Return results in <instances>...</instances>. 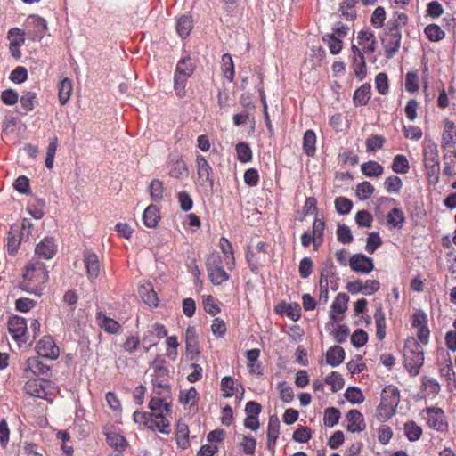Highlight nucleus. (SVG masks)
Masks as SVG:
<instances>
[{
	"label": "nucleus",
	"instance_id": "f257e3e1",
	"mask_svg": "<svg viewBox=\"0 0 456 456\" xmlns=\"http://www.w3.org/2000/svg\"><path fill=\"white\" fill-rule=\"evenodd\" d=\"M23 281L20 288L30 293L40 296L45 285L48 281V272L45 264L32 259L23 273Z\"/></svg>",
	"mask_w": 456,
	"mask_h": 456
},
{
	"label": "nucleus",
	"instance_id": "f03ea898",
	"mask_svg": "<svg viewBox=\"0 0 456 456\" xmlns=\"http://www.w3.org/2000/svg\"><path fill=\"white\" fill-rule=\"evenodd\" d=\"M403 356L405 368L411 375L417 376L424 362V350L414 338L405 341Z\"/></svg>",
	"mask_w": 456,
	"mask_h": 456
},
{
	"label": "nucleus",
	"instance_id": "7ed1b4c3",
	"mask_svg": "<svg viewBox=\"0 0 456 456\" xmlns=\"http://www.w3.org/2000/svg\"><path fill=\"white\" fill-rule=\"evenodd\" d=\"M400 401L399 390L395 386H387L381 394V402L379 405V414L386 419L392 418Z\"/></svg>",
	"mask_w": 456,
	"mask_h": 456
},
{
	"label": "nucleus",
	"instance_id": "20e7f679",
	"mask_svg": "<svg viewBox=\"0 0 456 456\" xmlns=\"http://www.w3.org/2000/svg\"><path fill=\"white\" fill-rule=\"evenodd\" d=\"M7 326L10 334L17 343L20 345L28 342V326L24 318L18 315L12 316L8 320Z\"/></svg>",
	"mask_w": 456,
	"mask_h": 456
},
{
	"label": "nucleus",
	"instance_id": "39448f33",
	"mask_svg": "<svg viewBox=\"0 0 456 456\" xmlns=\"http://www.w3.org/2000/svg\"><path fill=\"white\" fill-rule=\"evenodd\" d=\"M402 34L396 28H390L389 32L387 35L385 43V54L388 59L393 58L395 53L399 51L401 45Z\"/></svg>",
	"mask_w": 456,
	"mask_h": 456
},
{
	"label": "nucleus",
	"instance_id": "423d86ee",
	"mask_svg": "<svg viewBox=\"0 0 456 456\" xmlns=\"http://www.w3.org/2000/svg\"><path fill=\"white\" fill-rule=\"evenodd\" d=\"M37 353L45 358L56 359L59 356V348L51 337L45 336L36 346Z\"/></svg>",
	"mask_w": 456,
	"mask_h": 456
},
{
	"label": "nucleus",
	"instance_id": "0eeeda50",
	"mask_svg": "<svg viewBox=\"0 0 456 456\" xmlns=\"http://www.w3.org/2000/svg\"><path fill=\"white\" fill-rule=\"evenodd\" d=\"M46 385H48V382L45 380L33 379L28 380L25 383L24 390L28 395L31 396L50 401V398L48 397L49 393L46 389Z\"/></svg>",
	"mask_w": 456,
	"mask_h": 456
},
{
	"label": "nucleus",
	"instance_id": "6e6552de",
	"mask_svg": "<svg viewBox=\"0 0 456 456\" xmlns=\"http://www.w3.org/2000/svg\"><path fill=\"white\" fill-rule=\"evenodd\" d=\"M197 174H198V183L201 187H210L213 186V180L210 178V173L212 172V167L208 163L206 159L202 156H198L197 159Z\"/></svg>",
	"mask_w": 456,
	"mask_h": 456
},
{
	"label": "nucleus",
	"instance_id": "1a4fd4ad",
	"mask_svg": "<svg viewBox=\"0 0 456 456\" xmlns=\"http://www.w3.org/2000/svg\"><path fill=\"white\" fill-rule=\"evenodd\" d=\"M83 256L86 267L87 277L91 281H94L99 276L101 271V265L98 256L89 249H86L83 253Z\"/></svg>",
	"mask_w": 456,
	"mask_h": 456
},
{
	"label": "nucleus",
	"instance_id": "9d476101",
	"mask_svg": "<svg viewBox=\"0 0 456 456\" xmlns=\"http://www.w3.org/2000/svg\"><path fill=\"white\" fill-rule=\"evenodd\" d=\"M425 419L428 426L437 431H444L446 428L444 411L440 408H428Z\"/></svg>",
	"mask_w": 456,
	"mask_h": 456
},
{
	"label": "nucleus",
	"instance_id": "9b49d317",
	"mask_svg": "<svg viewBox=\"0 0 456 456\" xmlns=\"http://www.w3.org/2000/svg\"><path fill=\"white\" fill-rule=\"evenodd\" d=\"M351 268L357 273H369L374 268L373 260L362 254H355L350 259Z\"/></svg>",
	"mask_w": 456,
	"mask_h": 456
},
{
	"label": "nucleus",
	"instance_id": "f8f14e48",
	"mask_svg": "<svg viewBox=\"0 0 456 456\" xmlns=\"http://www.w3.org/2000/svg\"><path fill=\"white\" fill-rule=\"evenodd\" d=\"M349 297L345 293H339L331 305L330 317L335 321L343 318V314L347 308Z\"/></svg>",
	"mask_w": 456,
	"mask_h": 456
},
{
	"label": "nucleus",
	"instance_id": "ddd939ff",
	"mask_svg": "<svg viewBox=\"0 0 456 456\" xmlns=\"http://www.w3.org/2000/svg\"><path fill=\"white\" fill-rule=\"evenodd\" d=\"M348 421L347 430L349 432H360L365 428V423L362 414L357 410H351L346 414Z\"/></svg>",
	"mask_w": 456,
	"mask_h": 456
},
{
	"label": "nucleus",
	"instance_id": "4468645a",
	"mask_svg": "<svg viewBox=\"0 0 456 456\" xmlns=\"http://www.w3.org/2000/svg\"><path fill=\"white\" fill-rule=\"evenodd\" d=\"M166 412L160 411V412L151 413L150 415V423L148 428H157L161 433L169 434L170 432V423L166 418Z\"/></svg>",
	"mask_w": 456,
	"mask_h": 456
},
{
	"label": "nucleus",
	"instance_id": "2eb2a0df",
	"mask_svg": "<svg viewBox=\"0 0 456 456\" xmlns=\"http://www.w3.org/2000/svg\"><path fill=\"white\" fill-rule=\"evenodd\" d=\"M55 245L52 238H45L35 248V253L39 258L51 259L55 255Z\"/></svg>",
	"mask_w": 456,
	"mask_h": 456
},
{
	"label": "nucleus",
	"instance_id": "dca6fc26",
	"mask_svg": "<svg viewBox=\"0 0 456 456\" xmlns=\"http://www.w3.org/2000/svg\"><path fill=\"white\" fill-rule=\"evenodd\" d=\"M456 134V126L454 122L444 119V131L442 134V148L448 149L452 147L454 144V135Z\"/></svg>",
	"mask_w": 456,
	"mask_h": 456
},
{
	"label": "nucleus",
	"instance_id": "f3484780",
	"mask_svg": "<svg viewBox=\"0 0 456 456\" xmlns=\"http://www.w3.org/2000/svg\"><path fill=\"white\" fill-rule=\"evenodd\" d=\"M139 294L145 304L150 306H157L159 298L157 293L153 289V286L150 282L140 285Z\"/></svg>",
	"mask_w": 456,
	"mask_h": 456
},
{
	"label": "nucleus",
	"instance_id": "a211bd4d",
	"mask_svg": "<svg viewBox=\"0 0 456 456\" xmlns=\"http://www.w3.org/2000/svg\"><path fill=\"white\" fill-rule=\"evenodd\" d=\"M352 51L354 53V74L360 79H362L366 74V62L363 53L361 50L354 45H352Z\"/></svg>",
	"mask_w": 456,
	"mask_h": 456
},
{
	"label": "nucleus",
	"instance_id": "6ab92c4d",
	"mask_svg": "<svg viewBox=\"0 0 456 456\" xmlns=\"http://www.w3.org/2000/svg\"><path fill=\"white\" fill-rule=\"evenodd\" d=\"M105 436L108 444L117 451H124L128 445L124 436L113 429H106Z\"/></svg>",
	"mask_w": 456,
	"mask_h": 456
},
{
	"label": "nucleus",
	"instance_id": "aec40b11",
	"mask_svg": "<svg viewBox=\"0 0 456 456\" xmlns=\"http://www.w3.org/2000/svg\"><path fill=\"white\" fill-rule=\"evenodd\" d=\"M186 351L191 354V359L200 354L196 331L193 327H189L185 334Z\"/></svg>",
	"mask_w": 456,
	"mask_h": 456
},
{
	"label": "nucleus",
	"instance_id": "412c9836",
	"mask_svg": "<svg viewBox=\"0 0 456 456\" xmlns=\"http://www.w3.org/2000/svg\"><path fill=\"white\" fill-rule=\"evenodd\" d=\"M143 223L149 228H155L160 219L158 208L155 205H150L143 212Z\"/></svg>",
	"mask_w": 456,
	"mask_h": 456
},
{
	"label": "nucleus",
	"instance_id": "4be33fe9",
	"mask_svg": "<svg viewBox=\"0 0 456 456\" xmlns=\"http://www.w3.org/2000/svg\"><path fill=\"white\" fill-rule=\"evenodd\" d=\"M48 370L49 367L43 363V362L38 357L28 358L24 368V371H31L34 375L37 376L45 374Z\"/></svg>",
	"mask_w": 456,
	"mask_h": 456
},
{
	"label": "nucleus",
	"instance_id": "5701e85b",
	"mask_svg": "<svg viewBox=\"0 0 456 456\" xmlns=\"http://www.w3.org/2000/svg\"><path fill=\"white\" fill-rule=\"evenodd\" d=\"M345 359V351L339 346L330 347L326 353L327 363L331 366L339 365Z\"/></svg>",
	"mask_w": 456,
	"mask_h": 456
},
{
	"label": "nucleus",
	"instance_id": "b1692460",
	"mask_svg": "<svg viewBox=\"0 0 456 456\" xmlns=\"http://www.w3.org/2000/svg\"><path fill=\"white\" fill-rule=\"evenodd\" d=\"M280 422L275 417H271L268 423L267 430V447L272 449L279 436Z\"/></svg>",
	"mask_w": 456,
	"mask_h": 456
},
{
	"label": "nucleus",
	"instance_id": "393cba45",
	"mask_svg": "<svg viewBox=\"0 0 456 456\" xmlns=\"http://www.w3.org/2000/svg\"><path fill=\"white\" fill-rule=\"evenodd\" d=\"M97 321H98L99 326L102 329H103L106 332L110 333V334L117 333L120 328V324L117 321L105 316L102 313L98 314Z\"/></svg>",
	"mask_w": 456,
	"mask_h": 456
},
{
	"label": "nucleus",
	"instance_id": "a878e982",
	"mask_svg": "<svg viewBox=\"0 0 456 456\" xmlns=\"http://www.w3.org/2000/svg\"><path fill=\"white\" fill-rule=\"evenodd\" d=\"M194 71V65L191 58H183L177 63L175 76L190 77Z\"/></svg>",
	"mask_w": 456,
	"mask_h": 456
},
{
	"label": "nucleus",
	"instance_id": "bb28decb",
	"mask_svg": "<svg viewBox=\"0 0 456 456\" xmlns=\"http://www.w3.org/2000/svg\"><path fill=\"white\" fill-rule=\"evenodd\" d=\"M370 89L371 87L370 84H364L361 87H359L354 92V102L356 105H366L371 95Z\"/></svg>",
	"mask_w": 456,
	"mask_h": 456
},
{
	"label": "nucleus",
	"instance_id": "cd10ccee",
	"mask_svg": "<svg viewBox=\"0 0 456 456\" xmlns=\"http://www.w3.org/2000/svg\"><path fill=\"white\" fill-rule=\"evenodd\" d=\"M72 83L69 78L62 79L59 84V100L61 105L68 102L72 94Z\"/></svg>",
	"mask_w": 456,
	"mask_h": 456
},
{
	"label": "nucleus",
	"instance_id": "c85d7f7f",
	"mask_svg": "<svg viewBox=\"0 0 456 456\" xmlns=\"http://www.w3.org/2000/svg\"><path fill=\"white\" fill-rule=\"evenodd\" d=\"M192 28V20L191 16L182 15L178 18L176 23V30L178 35L184 38L189 36Z\"/></svg>",
	"mask_w": 456,
	"mask_h": 456
},
{
	"label": "nucleus",
	"instance_id": "c756f323",
	"mask_svg": "<svg viewBox=\"0 0 456 456\" xmlns=\"http://www.w3.org/2000/svg\"><path fill=\"white\" fill-rule=\"evenodd\" d=\"M199 396L195 387L190 389L182 390L179 395V401L183 405H189L190 407L195 406L198 403Z\"/></svg>",
	"mask_w": 456,
	"mask_h": 456
},
{
	"label": "nucleus",
	"instance_id": "7c9ffc66",
	"mask_svg": "<svg viewBox=\"0 0 456 456\" xmlns=\"http://www.w3.org/2000/svg\"><path fill=\"white\" fill-rule=\"evenodd\" d=\"M276 312L285 314L289 319L297 321L300 316V308L297 304H281L276 306Z\"/></svg>",
	"mask_w": 456,
	"mask_h": 456
},
{
	"label": "nucleus",
	"instance_id": "2f4dec72",
	"mask_svg": "<svg viewBox=\"0 0 456 456\" xmlns=\"http://www.w3.org/2000/svg\"><path fill=\"white\" fill-rule=\"evenodd\" d=\"M175 436L177 444L182 448H186L187 445L189 444V428L185 423L181 421L177 423Z\"/></svg>",
	"mask_w": 456,
	"mask_h": 456
},
{
	"label": "nucleus",
	"instance_id": "473e14b6",
	"mask_svg": "<svg viewBox=\"0 0 456 456\" xmlns=\"http://www.w3.org/2000/svg\"><path fill=\"white\" fill-rule=\"evenodd\" d=\"M316 136L313 130H307L303 139V148L306 155L314 156L315 153Z\"/></svg>",
	"mask_w": 456,
	"mask_h": 456
},
{
	"label": "nucleus",
	"instance_id": "72a5a7b5",
	"mask_svg": "<svg viewBox=\"0 0 456 456\" xmlns=\"http://www.w3.org/2000/svg\"><path fill=\"white\" fill-rule=\"evenodd\" d=\"M359 44L363 45L365 52L373 53L375 51L374 35L369 31H361L358 35Z\"/></svg>",
	"mask_w": 456,
	"mask_h": 456
},
{
	"label": "nucleus",
	"instance_id": "f704fd0d",
	"mask_svg": "<svg viewBox=\"0 0 456 456\" xmlns=\"http://www.w3.org/2000/svg\"><path fill=\"white\" fill-rule=\"evenodd\" d=\"M404 433L410 441H417L422 435V428L414 421H408L404 424Z\"/></svg>",
	"mask_w": 456,
	"mask_h": 456
},
{
	"label": "nucleus",
	"instance_id": "c9c22d12",
	"mask_svg": "<svg viewBox=\"0 0 456 456\" xmlns=\"http://www.w3.org/2000/svg\"><path fill=\"white\" fill-rule=\"evenodd\" d=\"M208 273L211 282L215 285H219L229 279V275L224 271V267L208 270Z\"/></svg>",
	"mask_w": 456,
	"mask_h": 456
},
{
	"label": "nucleus",
	"instance_id": "e433bc0d",
	"mask_svg": "<svg viewBox=\"0 0 456 456\" xmlns=\"http://www.w3.org/2000/svg\"><path fill=\"white\" fill-rule=\"evenodd\" d=\"M362 171L369 177L379 176L383 172V167L376 161H369L362 165Z\"/></svg>",
	"mask_w": 456,
	"mask_h": 456
},
{
	"label": "nucleus",
	"instance_id": "4c0bfd02",
	"mask_svg": "<svg viewBox=\"0 0 456 456\" xmlns=\"http://www.w3.org/2000/svg\"><path fill=\"white\" fill-rule=\"evenodd\" d=\"M222 70L227 79L230 81L233 80L234 64L232 56L228 53L224 54L222 57Z\"/></svg>",
	"mask_w": 456,
	"mask_h": 456
},
{
	"label": "nucleus",
	"instance_id": "58836bf2",
	"mask_svg": "<svg viewBox=\"0 0 456 456\" xmlns=\"http://www.w3.org/2000/svg\"><path fill=\"white\" fill-rule=\"evenodd\" d=\"M409 162L404 155H396L394 158L392 169L395 173L405 174L409 170Z\"/></svg>",
	"mask_w": 456,
	"mask_h": 456
},
{
	"label": "nucleus",
	"instance_id": "ea45409f",
	"mask_svg": "<svg viewBox=\"0 0 456 456\" xmlns=\"http://www.w3.org/2000/svg\"><path fill=\"white\" fill-rule=\"evenodd\" d=\"M188 168L184 160L178 159L171 166L169 175L172 177L179 178L183 175H188Z\"/></svg>",
	"mask_w": 456,
	"mask_h": 456
},
{
	"label": "nucleus",
	"instance_id": "a19ab883",
	"mask_svg": "<svg viewBox=\"0 0 456 456\" xmlns=\"http://www.w3.org/2000/svg\"><path fill=\"white\" fill-rule=\"evenodd\" d=\"M404 219L405 217L403 212L397 208H394L387 214V222L394 227L402 226L403 224L404 223Z\"/></svg>",
	"mask_w": 456,
	"mask_h": 456
},
{
	"label": "nucleus",
	"instance_id": "79ce46f5",
	"mask_svg": "<svg viewBox=\"0 0 456 456\" xmlns=\"http://www.w3.org/2000/svg\"><path fill=\"white\" fill-rule=\"evenodd\" d=\"M340 411L334 407H330L324 412V425L327 427H334L339 420Z\"/></svg>",
	"mask_w": 456,
	"mask_h": 456
},
{
	"label": "nucleus",
	"instance_id": "37998d69",
	"mask_svg": "<svg viewBox=\"0 0 456 456\" xmlns=\"http://www.w3.org/2000/svg\"><path fill=\"white\" fill-rule=\"evenodd\" d=\"M236 151L238 159L242 163L248 162L252 158L251 149L246 142H239L236 145Z\"/></svg>",
	"mask_w": 456,
	"mask_h": 456
},
{
	"label": "nucleus",
	"instance_id": "c03bdc74",
	"mask_svg": "<svg viewBox=\"0 0 456 456\" xmlns=\"http://www.w3.org/2000/svg\"><path fill=\"white\" fill-rule=\"evenodd\" d=\"M149 406L152 411L151 413L160 412V411H163V412H166V414H170L171 412L170 404L167 403H164L163 399L160 398H152L150 401Z\"/></svg>",
	"mask_w": 456,
	"mask_h": 456
},
{
	"label": "nucleus",
	"instance_id": "a18cd8bd",
	"mask_svg": "<svg viewBox=\"0 0 456 456\" xmlns=\"http://www.w3.org/2000/svg\"><path fill=\"white\" fill-rule=\"evenodd\" d=\"M374 317L377 327V337L379 340H382L385 338L386 334L385 317L382 310H376Z\"/></svg>",
	"mask_w": 456,
	"mask_h": 456
},
{
	"label": "nucleus",
	"instance_id": "49530a36",
	"mask_svg": "<svg viewBox=\"0 0 456 456\" xmlns=\"http://www.w3.org/2000/svg\"><path fill=\"white\" fill-rule=\"evenodd\" d=\"M373 191L374 187L370 182L364 181L357 185L356 193L361 200L370 198Z\"/></svg>",
	"mask_w": 456,
	"mask_h": 456
},
{
	"label": "nucleus",
	"instance_id": "de8ad7c7",
	"mask_svg": "<svg viewBox=\"0 0 456 456\" xmlns=\"http://www.w3.org/2000/svg\"><path fill=\"white\" fill-rule=\"evenodd\" d=\"M325 382L331 387L332 392H337L342 389L344 386V379L337 371H333L330 375H329L325 379Z\"/></svg>",
	"mask_w": 456,
	"mask_h": 456
},
{
	"label": "nucleus",
	"instance_id": "09e8293b",
	"mask_svg": "<svg viewBox=\"0 0 456 456\" xmlns=\"http://www.w3.org/2000/svg\"><path fill=\"white\" fill-rule=\"evenodd\" d=\"M164 188L161 181L155 179L150 184V194L153 201H159L163 198Z\"/></svg>",
	"mask_w": 456,
	"mask_h": 456
},
{
	"label": "nucleus",
	"instance_id": "8fccbe9b",
	"mask_svg": "<svg viewBox=\"0 0 456 456\" xmlns=\"http://www.w3.org/2000/svg\"><path fill=\"white\" fill-rule=\"evenodd\" d=\"M384 185L389 193H398L403 186V182L398 176L393 175L385 180Z\"/></svg>",
	"mask_w": 456,
	"mask_h": 456
},
{
	"label": "nucleus",
	"instance_id": "3c124183",
	"mask_svg": "<svg viewBox=\"0 0 456 456\" xmlns=\"http://www.w3.org/2000/svg\"><path fill=\"white\" fill-rule=\"evenodd\" d=\"M327 42L330 51L332 54H338L342 49V41L337 38L333 34H328L322 37Z\"/></svg>",
	"mask_w": 456,
	"mask_h": 456
},
{
	"label": "nucleus",
	"instance_id": "603ef678",
	"mask_svg": "<svg viewBox=\"0 0 456 456\" xmlns=\"http://www.w3.org/2000/svg\"><path fill=\"white\" fill-rule=\"evenodd\" d=\"M425 34L430 41H439L444 37V32L436 24L427 26Z\"/></svg>",
	"mask_w": 456,
	"mask_h": 456
},
{
	"label": "nucleus",
	"instance_id": "864d4df0",
	"mask_svg": "<svg viewBox=\"0 0 456 456\" xmlns=\"http://www.w3.org/2000/svg\"><path fill=\"white\" fill-rule=\"evenodd\" d=\"M355 221L359 226L370 228L373 222V217L367 210H360L356 213Z\"/></svg>",
	"mask_w": 456,
	"mask_h": 456
},
{
	"label": "nucleus",
	"instance_id": "5fc2aeb1",
	"mask_svg": "<svg viewBox=\"0 0 456 456\" xmlns=\"http://www.w3.org/2000/svg\"><path fill=\"white\" fill-rule=\"evenodd\" d=\"M345 397L346 398L347 401L353 403H361L364 400L362 391L354 387L346 389L345 393Z\"/></svg>",
	"mask_w": 456,
	"mask_h": 456
},
{
	"label": "nucleus",
	"instance_id": "6e6d98bb",
	"mask_svg": "<svg viewBox=\"0 0 456 456\" xmlns=\"http://www.w3.org/2000/svg\"><path fill=\"white\" fill-rule=\"evenodd\" d=\"M186 77H179V76H174V88L175 91L176 95L179 98H184L186 96Z\"/></svg>",
	"mask_w": 456,
	"mask_h": 456
},
{
	"label": "nucleus",
	"instance_id": "4d7b16f0",
	"mask_svg": "<svg viewBox=\"0 0 456 456\" xmlns=\"http://www.w3.org/2000/svg\"><path fill=\"white\" fill-rule=\"evenodd\" d=\"M352 207V201L345 197H338L335 200L336 210L341 215L349 213Z\"/></svg>",
	"mask_w": 456,
	"mask_h": 456
},
{
	"label": "nucleus",
	"instance_id": "13d9d810",
	"mask_svg": "<svg viewBox=\"0 0 456 456\" xmlns=\"http://www.w3.org/2000/svg\"><path fill=\"white\" fill-rule=\"evenodd\" d=\"M235 382L232 377H224L222 379L221 387L223 391L224 392V396L231 397L234 395L235 391Z\"/></svg>",
	"mask_w": 456,
	"mask_h": 456
},
{
	"label": "nucleus",
	"instance_id": "bf43d9fd",
	"mask_svg": "<svg viewBox=\"0 0 456 456\" xmlns=\"http://www.w3.org/2000/svg\"><path fill=\"white\" fill-rule=\"evenodd\" d=\"M385 142V139L379 135H372L366 140V148L368 151H375L381 149Z\"/></svg>",
	"mask_w": 456,
	"mask_h": 456
},
{
	"label": "nucleus",
	"instance_id": "052dcab7",
	"mask_svg": "<svg viewBox=\"0 0 456 456\" xmlns=\"http://www.w3.org/2000/svg\"><path fill=\"white\" fill-rule=\"evenodd\" d=\"M367 333L361 329L356 330L351 337V342L356 347L362 346L367 342Z\"/></svg>",
	"mask_w": 456,
	"mask_h": 456
},
{
	"label": "nucleus",
	"instance_id": "680f3d73",
	"mask_svg": "<svg viewBox=\"0 0 456 456\" xmlns=\"http://www.w3.org/2000/svg\"><path fill=\"white\" fill-rule=\"evenodd\" d=\"M338 240L342 243H350L353 240V236L348 226L340 224L338 227Z\"/></svg>",
	"mask_w": 456,
	"mask_h": 456
},
{
	"label": "nucleus",
	"instance_id": "e2e57ef3",
	"mask_svg": "<svg viewBox=\"0 0 456 456\" xmlns=\"http://www.w3.org/2000/svg\"><path fill=\"white\" fill-rule=\"evenodd\" d=\"M311 438V429L308 427H300L293 434V439L299 443H305Z\"/></svg>",
	"mask_w": 456,
	"mask_h": 456
},
{
	"label": "nucleus",
	"instance_id": "0e129e2a",
	"mask_svg": "<svg viewBox=\"0 0 456 456\" xmlns=\"http://www.w3.org/2000/svg\"><path fill=\"white\" fill-rule=\"evenodd\" d=\"M203 306L204 310L211 314L216 315L220 312L219 306L215 303V300L212 296H207L203 298Z\"/></svg>",
	"mask_w": 456,
	"mask_h": 456
},
{
	"label": "nucleus",
	"instance_id": "69168bd1",
	"mask_svg": "<svg viewBox=\"0 0 456 456\" xmlns=\"http://www.w3.org/2000/svg\"><path fill=\"white\" fill-rule=\"evenodd\" d=\"M386 19V12L383 7H377L371 16V23L376 28H381Z\"/></svg>",
	"mask_w": 456,
	"mask_h": 456
},
{
	"label": "nucleus",
	"instance_id": "338daca9",
	"mask_svg": "<svg viewBox=\"0 0 456 456\" xmlns=\"http://www.w3.org/2000/svg\"><path fill=\"white\" fill-rule=\"evenodd\" d=\"M381 245V240L378 233L372 232L367 238L366 250L370 254H372L378 247Z\"/></svg>",
	"mask_w": 456,
	"mask_h": 456
},
{
	"label": "nucleus",
	"instance_id": "774afa93",
	"mask_svg": "<svg viewBox=\"0 0 456 456\" xmlns=\"http://www.w3.org/2000/svg\"><path fill=\"white\" fill-rule=\"evenodd\" d=\"M313 272V261L310 257H305L299 265L300 276L304 279L307 278Z\"/></svg>",
	"mask_w": 456,
	"mask_h": 456
}]
</instances>
